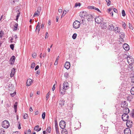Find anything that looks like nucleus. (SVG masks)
I'll return each mask as SVG.
<instances>
[{
  "label": "nucleus",
  "instance_id": "obj_5",
  "mask_svg": "<svg viewBox=\"0 0 134 134\" xmlns=\"http://www.w3.org/2000/svg\"><path fill=\"white\" fill-rule=\"evenodd\" d=\"M129 119V116L126 113H124L122 115V119L124 121H126Z\"/></svg>",
  "mask_w": 134,
  "mask_h": 134
},
{
  "label": "nucleus",
  "instance_id": "obj_57",
  "mask_svg": "<svg viewBox=\"0 0 134 134\" xmlns=\"http://www.w3.org/2000/svg\"><path fill=\"white\" fill-rule=\"evenodd\" d=\"M55 129V130H56V133L58 132H59V129L58 128H56Z\"/></svg>",
  "mask_w": 134,
  "mask_h": 134
},
{
  "label": "nucleus",
  "instance_id": "obj_23",
  "mask_svg": "<svg viewBox=\"0 0 134 134\" xmlns=\"http://www.w3.org/2000/svg\"><path fill=\"white\" fill-rule=\"evenodd\" d=\"M120 34V35L119 36L121 39V41H122V40H123V38H124V33L123 32H121Z\"/></svg>",
  "mask_w": 134,
  "mask_h": 134
},
{
  "label": "nucleus",
  "instance_id": "obj_6",
  "mask_svg": "<svg viewBox=\"0 0 134 134\" xmlns=\"http://www.w3.org/2000/svg\"><path fill=\"white\" fill-rule=\"evenodd\" d=\"M59 126L61 128L64 129L65 127L66 124L64 121L62 120L59 122Z\"/></svg>",
  "mask_w": 134,
  "mask_h": 134
},
{
  "label": "nucleus",
  "instance_id": "obj_48",
  "mask_svg": "<svg viewBox=\"0 0 134 134\" xmlns=\"http://www.w3.org/2000/svg\"><path fill=\"white\" fill-rule=\"evenodd\" d=\"M50 94L49 92L47 94L46 98H47V100L48 99L49 97V95Z\"/></svg>",
  "mask_w": 134,
  "mask_h": 134
},
{
  "label": "nucleus",
  "instance_id": "obj_19",
  "mask_svg": "<svg viewBox=\"0 0 134 134\" xmlns=\"http://www.w3.org/2000/svg\"><path fill=\"white\" fill-rule=\"evenodd\" d=\"M115 32L116 33H119L120 32V29L118 27H116L114 29Z\"/></svg>",
  "mask_w": 134,
  "mask_h": 134
},
{
  "label": "nucleus",
  "instance_id": "obj_2",
  "mask_svg": "<svg viewBox=\"0 0 134 134\" xmlns=\"http://www.w3.org/2000/svg\"><path fill=\"white\" fill-rule=\"evenodd\" d=\"M124 58L126 60L129 65H131L134 62V60L132 57L131 56H127L126 55H124Z\"/></svg>",
  "mask_w": 134,
  "mask_h": 134
},
{
  "label": "nucleus",
  "instance_id": "obj_47",
  "mask_svg": "<svg viewBox=\"0 0 134 134\" xmlns=\"http://www.w3.org/2000/svg\"><path fill=\"white\" fill-rule=\"evenodd\" d=\"M66 10H64L63 12V14L61 16V17H62L63 16L65 15L66 13Z\"/></svg>",
  "mask_w": 134,
  "mask_h": 134
},
{
  "label": "nucleus",
  "instance_id": "obj_28",
  "mask_svg": "<svg viewBox=\"0 0 134 134\" xmlns=\"http://www.w3.org/2000/svg\"><path fill=\"white\" fill-rule=\"evenodd\" d=\"M41 7H38L37 9V12L38 13H39L40 14V12L41 11Z\"/></svg>",
  "mask_w": 134,
  "mask_h": 134
},
{
  "label": "nucleus",
  "instance_id": "obj_38",
  "mask_svg": "<svg viewBox=\"0 0 134 134\" xmlns=\"http://www.w3.org/2000/svg\"><path fill=\"white\" fill-rule=\"evenodd\" d=\"M24 119H27L28 117V115L27 114H24L23 115Z\"/></svg>",
  "mask_w": 134,
  "mask_h": 134
},
{
  "label": "nucleus",
  "instance_id": "obj_45",
  "mask_svg": "<svg viewBox=\"0 0 134 134\" xmlns=\"http://www.w3.org/2000/svg\"><path fill=\"white\" fill-rule=\"evenodd\" d=\"M19 1V0H11V1H13V2H11V3L12 4H14V3H15L16 2H18Z\"/></svg>",
  "mask_w": 134,
  "mask_h": 134
},
{
  "label": "nucleus",
  "instance_id": "obj_34",
  "mask_svg": "<svg viewBox=\"0 0 134 134\" xmlns=\"http://www.w3.org/2000/svg\"><path fill=\"white\" fill-rule=\"evenodd\" d=\"M81 5V4L79 3H75V7H76L77 6H80Z\"/></svg>",
  "mask_w": 134,
  "mask_h": 134
},
{
  "label": "nucleus",
  "instance_id": "obj_15",
  "mask_svg": "<svg viewBox=\"0 0 134 134\" xmlns=\"http://www.w3.org/2000/svg\"><path fill=\"white\" fill-rule=\"evenodd\" d=\"M15 68H14L12 70L10 74V76L11 77L13 76L15 72Z\"/></svg>",
  "mask_w": 134,
  "mask_h": 134
},
{
  "label": "nucleus",
  "instance_id": "obj_37",
  "mask_svg": "<svg viewBox=\"0 0 134 134\" xmlns=\"http://www.w3.org/2000/svg\"><path fill=\"white\" fill-rule=\"evenodd\" d=\"M122 15L123 16H125L126 15V14L125 10H123L121 12Z\"/></svg>",
  "mask_w": 134,
  "mask_h": 134
},
{
  "label": "nucleus",
  "instance_id": "obj_49",
  "mask_svg": "<svg viewBox=\"0 0 134 134\" xmlns=\"http://www.w3.org/2000/svg\"><path fill=\"white\" fill-rule=\"evenodd\" d=\"M17 103L16 102L15 103V104L14 105V109H17Z\"/></svg>",
  "mask_w": 134,
  "mask_h": 134
},
{
  "label": "nucleus",
  "instance_id": "obj_13",
  "mask_svg": "<svg viewBox=\"0 0 134 134\" xmlns=\"http://www.w3.org/2000/svg\"><path fill=\"white\" fill-rule=\"evenodd\" d=\"M123 48L126 51H128L129 49V46L126 43L124 44L123 46Z\"/></svg>",
  "mask_w": 134,
  "mask_h": 134
},
{
  "label": "nucleus",
  "instance_id": "obj_55",
  "mask_svg": "<svg viewBox=\"0 0 134 134\" xmlns=\"http://www.w3.org/2000/svg\"><path fill=\"white\" fill-rule=\"evenodd\" d=\"M39 66L38 65H37L36 66L35 68V70H37L39 68Z\"/></svg>",
  "mask_w": 134,
  "mask_h": 134
},
{
  "label": "nucleus",
  "instance_id": "obj_16",
  "mask_svg": "<svg viewBox=\"0 0 134 134\" xmlns=\"http://www.w3.org/2000/svg\"><path fill=\"white\" fill-rule=\"evenodd\" d=\"M32 80L31 79H28L27 80V81L26 82L27 86H30L32 83Z\"/></svg>",
  "mask_w": 134,
  "mask_h": 134
},
{
  "label": "nucleus",
  "instance_id": "obj_22",
  "mask_svg": "<svg viewBox=\"0 0 134 134\" xmlns=\"http://www.w3.org/2000/svg\"><path fill=\"white\" fill-rule=\"evenodd\" d=\"M123 112H125L124 113H128L130 112V110L129 108H126L124 109L123 110Z\"/></svg>",
  "mask_w": 134,
  "mask_h": 134
},
{
  "label": "nucleus",
  "instance_id": "obj_35",
  "mask_svg": "<svg viewBox=\"0 0 134 134\" xmlns=\"http://www.w3.org/2000/svg\"><path fill=\"white\" fill-rule=\"evenodd\" d=\"M130 115L132 118H134V109H133L132 113L130 114Z\"/></svg>",
  "mask_w": 134,
  "mask_h": 134
},
{
  "label": "nucleus",
  "instance_id": "obj_44",
  "mask_svg": "<svg viewBox=\"0 0 134 134\" xmlns=\"http://www.w3.org/2000/svg\"><path fill=\"white\" fill-rule=\"evenodd\" d=\"M10 47L12 50H13L14 48V44H11L10 46Z\"/></svg>",
  "mask_w": 134,
  "mask_h": 134
},
{
  "label": "nucleus",
  "instance_id": "obj_25",
  "mask_svg": "<svg viewBox=\"0 0 134 134\" xmlns=\"http://www.w3.org/2000/svg\"><path fill=\"white\" fill-rule=\"evenodd\" d=\"M10 95L12 97H13L16 94V91H14L13 93L11 92L10 93Z\"/></svg>",
  "mask_w": 134,
  "mask_h": 134
},
{
  "label": "nucleus",
  "instance_id": "obj_32",
  "mask_svg": "<svg viewBox=\"0 0 134 134\" xmlns=\"http://www.w3.org/2000/svg\"><path fill=\"white\" fill-rule=\"evenodd\" d=\"M35 63L34 62H32L31 66V68H34L35 66Z\"/></svg>",
  "mask_w": 134,
  "mask_h": 134
},
{
  "label": "nucleus",
  "instance_id": "obj_43",
  "mask_svg": "<svg viewBox=\"0 0 134 134\" xmlns=\"http://www.w3.org/2000/svg\"><path fill=\"white\" fill-rule=\"evenodd\" d=\"M20 13H19L17 14V15L16 16V18L15 20L16 21H18L19 16H20Z\"/></svg>",
  "mask_w": 134,
  "mask_h": 134
},
{
  "label": "nucleus",
  "instance_id": "obj_46",
  "mask_svg": "<svg viewBox=\"0 0 134 134\" xmlns=\"http://www.w3.org/2000/svg\"><path fill=\"white\" fill-rule=\"evenodd\" d=\"M3 34V31H1L0 32V37L1 38H2Z\"/></svg>",
  "mask_w": 134,
  "mask_h": 134
},
{
  "label": "nucleus",
  "instance_id": "obj_54",
  "mask_svg": "<svg viewBox=\"0 0 134 134\" xmlns=\"http://www.w3.org/2000/svg\"><path fill=\"white\" fill-rule=\"evenodd\" d=\"M55 84H54L53 85V88H52V90L53 91H54L55 90Z\"/></svg>",
  "mask_w": 134,
  "mask_h": 134
},
{
  "label": "nucleus",
  "instance_id": "obj_1",
  "mask_svg": "<svg viewBox=\"0 0 134 134\" xmlns=\"http://www.w3.org/2000/svg\"><path fill=\"white\" fill-rule=\"evenodd\" d=\"M63 88L60 89V93L64 94L65 92V90L68 89L69 88V84L67 82H64L63 84Z\"/></svg>",
  "mask_w": 134,
  "mask_h": 134
},
{
  "label": "nucleus",
  "instance_id": "obj_51",
  "mask_svg": "<svg viewBox=\"0 0 134 134\" xmlns=\"http://www.w3.org/2000/svg\"><path fill=\"white\" fill-rule=\"evenodd\" d=\"M18 129H21V127L20 126V123L19 122H18Z\"/></svg>",
  "mask_w": 134,
  "mask_h": 134
},
{
  "label": "nucleus",
  "instance_id": "obj_18",
  "mask_svg": "<svg viewBox=\"0 0 134 134\" xmlns=\"http://www.w3.org/2000/svg\"><path fill=\"white\" fill-rule=\"evenodd\" d=\"M39 126L38 125H37L34 128V130L37 132H38L40 131L41 129V127H39Z\"/></svg>",
  "mask_w": 134,
  "mask_h": 134
},
{
  "label": "nucleus",
  "instance_id": "obj_20",
  "mask_svg": "<svg viewBox=\"0 0 134 134\" xmlns=\"http://www.w3.org/2000/svg\"><path fill=\"white\" fill-rule=\"evenodd\" d=\"M62 130L61 131L62 134H67L68 131L67 130L64 128V129H62Z\"/></svg>",
  "mask_w": 134,
  "mask_h": 134
},
{
  "label": "nucleus",
  "instance_id": "obj_63",
  "mask_svg": "<svg viewBox=\"0 0 134 134\" xmlns=\"http://www.w3.org/2000/svg\"><path fill=\"white\" fill-rule=\"evenodd\" d=\"M95 10H97V11H98V12H100V11L99 10V9L97 8H96V9H95Z\"/></svg>",
  "mask_w": 134,
  "mask_h": 134
},
{
  "label": "nucleus",
  "instance_id": "obj_24",
  "mask_svg": "<svg viewBox=\"0 0 134 134\" xmlns=\"http://www.w3.org/2000/svg\"><path fill=\"white\" fill-rule=\"evenodd\" d=\"M46 131L48 133H50L51 132V127L50 126L48 127L47 128L46 130Z\"/></svg>",
  "mask_w": 134,
  "mask_h": 134
},
{
  "label": "nucleus",
  "instance_id": "obj_40",
  "mask_svg": "<svg viewBox=\"0 0 134 134\" xmlns=\"http://www.w3.org/2000/svg\"><path fill=\"white\" fill-rule=\"evenodd\" d=\"M88 8L90 9H95L96 7L94 6H91L88 7Z\"/></svg>",
  "mask_w": 134,
  "mask_h": 134
},
{
  "label": "nucleus",
  "instance_id": "obj_59",
  "mask_svg": "<svg viewBox=\"0 0 134 134\" xmlns=\"http://www.w3.org/2000/svg\"><path fill=\"white\" fill-rule=\"evenodd\" d=\"M58 12L60 13H62V10L61 9H58Z\"/></svg>",
  "mask_w": 134,
  "mask_h": 134
},
{
  "label": "nucleus",
  "instance_id": "obj_7",
  "mask_svg": "<svg viewBox=\"0 0 134 134\" xmlns=\"http://www.w3.org/2000/svg\"><path fill=\"white\" fill-rule=\"evenodd\" d=\"M2 127L5 128H7L8 127V121L5 120L3 121L2 124Z\"/></svg>",
  "mask_w": 134,
  "mask_h": 134
},
{
  "label": "nucleus",
  "instance_id": "obj_31",
  "mask_svg": "<svg viewBox=\"0 0 134 134\" xmlns=\"http://www.w3.org/2000/svg\"><path fill=\"white\" fill-rule=\"evenodd\" d=\"M106 2L107 3V5L109 6L110 5L111 1L110 0H105Z\"/></svg>",
  "mask_w": 134,
  "mask_h": 134
},
{
  "label": "nucleus",
  "instance_id": "obj_60",
  "mask_svg": "<svg viewBox=\"0 0 134 134\" xmlns=\"http://www.w3.org/2000/svg\"><path fill=\"white\" fill-rule=\"evenodd\" d=\"M18 24L17 23H15L14 25V27H18Z\"/></svg>",
  "mask_w": 134,
  "mask_h": 134
},
{
  "label": "nucleus",
  "instance_id": "obj_39",
  "mask_svg": "<svg viewBox=\"0 0 134 134\" xmlns=\"http://www.w3.org/2000/svg\"><path fill=\"white\" fill-rule=\"evenodd\" d=\"M13 37H11V38L10 39V41L11 43H12L13 42L15 43H16V40H15L13 42Z\"/></svg>",
  "mask_w": 134,
  "mask_h": 134
},
{
  "label": "nucleus",
  "instance_id": "obj_4",
  "mask_svg": "<svg viewBox=\"0 0 134 134\" xmlns=\"http://www.w3.org/2000/svg\"><path fill=\"white\" fill-rule=\"evenodd\" d=\"M103 19L100 16L97 17L95 18V22L98 24L102 23L103 21Z\"/></svg>",
  "mask_w": 134,
  "mask_h": 134
},
{
  "label": "nucleus",
  "instance_id": "obj_36",
  "mask_svg": "<svg viewBox=\"0 0 134 134\" xmlns=\"http://www.w3.org/2000/svg\"><path fill=\"white\" fill-rule=\"evenodd\" d=\"M77 36V34H76V33L74 34L72 36V38H73V39H75L76 38Z\"/></svg>",
  "mask_w": 134,
  "mask_h": 134
},
{
  "label": "nucleus",
  "instance_id": "obj_64",
  "mask_svg": "<svg viewBox=\"0 0 134 134\" xmlns=\"http://www.w3.org/2000/svg\"><path fill=\"white\" fill-rule=\"evenodd\" d=\"M14 37L15 39H16L18 38L17 36L16 35H15L14 36Z\"/></svg>",
  "mask_w": 134,
  "mask_h": 134
},
{
  "label": "nucleus",
  "instance_id": "obj_58",
  "mask_svg": "<svg viewBox=\"0 0 134 134\" xmlns=\"http://www.w3.org/2000/svg\"><path fill=\"white\" fill-rule=\"evenodd\" d=\"M126 26V24L125 22H123L122 26L124 27H125Z\"/></svg>",
  "mask_w": 134,
  "mask_h": 134
},
{
  "label": "nucleus",
  "instance_id": "obj_33",
  "mask_svg": "<svg viewBox=\"0 0 134 134\" xmlns=\"http://www.w3.org/2000/svg\"><path fill=\"white\" fill-rule=\"evenodd\" d=\"M40 15L39 13H38L37 12H36L34 14L33 16H38Z\"/></svg>",
  "mask_w": 134,
  "mask_h": 134
},
{
  "label": "nucleus",
  "instance_id": "obj_17",
  "mask_svg": "<svg viewBox=\"0 0 134 134\" xmlns=\"http://www.w3.org/2000/svg\"><path fill=\"white\" fill-rule=\"evenodd\" d=\"M65 101L63 99H61L59 101V104L61 107L64 105L65 103Z\"/></svg>",
  "mask_w": 134,
  "mask_h": 134
},
{
  "label": "nucleus",
  "instance_id": "obj_9",
  "mask_svg": "<svg viewBox=\"0 0 134 134\" xmlns=\"http://www.w3.org/2000/svg\"><path fill=\"white\" fill-rule=\"evenodd\" d=\"M15 59V57L14 55L11 57L9 60L10 64L12 65H13L14 63Z\"/></svg>",
  "mask_w": 134,
  "mask_h": 134
},
{
  "label": "nucleus",
  "instance_id": "obj_52",
  "mask_svg": "<svg viewBox=\"0 0 134 134\" xmlns=\"http://www.w3.org/2000/svg\"><path fill=\"white\" fill-rule=\"evenodd\" d=\"M113 10L114 12H115L116 13H118V11L115 8H114L113 9Z\"/></svg>",
  "mask_w": 134,
  "mask_h": 134
},
{
  "label": "nucleus",
  "instance_id": "obj_41",
  "mask_svg": "<svg viewBox=\"0 0 134 134\" xmlns=\"http://www.w3.org/2000/svg\"><path fill=\"white\" fill-rule=\"evenodd\" d=\"M5 131H3L2 129H0V134H4V133Z\"/></svg>",
  "mask_w": 134,
  "mask_h": 134
},
{
  "label": "nucleus",
  "instance_id": "obj_61",
  "mask_svg": "<svg viewBox=\"0 0 134 134\" xmlns=\"http://www.w3.org/2000/svg\"><path fill=\"white\" fill-rule=\"evenodd\" d=\"M17 29V27H14V28L13 29L14 31L16 30Z\"/></svg>",
  "mask_w": 134,
  "mask_h": 134
},
{
  "label": "nucleus",
  "instance_id": "obj_3",
  "mask_svg": "<svg viewBox=\"0 0 134 134\" xmlns=\"http://www.w3.org/2000/svg\"><path fill=\"white\" fill-rule=\"evenodd\" d=\"M80 23L79 21L77 20H75L73 23V26L74 28L77 29L79 28L80 26Z\"/></svg>",
  "mask_w": 134,
  "mask_h": 134
},
{
  "label": "nucleus",
  "instance_id": "obj_50",
  "mask_svg": "<svg viewBox=\"0 0 134 134\" xmlns=\"http://www.w3.org/2000/svg\"><path fill=\"white\" fill-rule=\"evenodd\" d=\"M36 55V53H34L32 54V56L33 58H35Z\"/></svg>",
  "mask_w": 134,
  "mask_h": 134
},
{
  "label": "nucleus",
  "instance_id": "obj_53",
  "mask_svg": "<svg viewBox=\"0 0 134 134\" xmlns=\"http://www.w3.org/2000/svg\"><path fill=\"white\" fill-rule=\"evenodd\" d=\"M31 133V131L30 129H29L28 130L27 134H30Z\"/></svg>",
  "mask_w": 134,
  "mask_h": 134
},
{
  "label": "nucleus",
  "instance_id": "obj_21",
  "mask_svg": "<svg viewBox=\"0 0 134 134\" xmlns=\"http://www.w3.org/2000/svg\"><path fill=\"white\" fill-rule=\"evenodd\" d=\"M109 29L110 30H113L114 29V26L112 24H110L109 26Z\"/></svg>",
  "mask_w": 134,
  "mask_h": 134
},
{
  "label": "nucleus",
  "instance_id": "obj_12",
  "mask_svg": "<svg viewBox=\"0 0 134 134\" xmlns=\"http://www.w3.org/2000/svg\"><path fill=\"white\" fill-rule=\"evenodd\" d=\"M70 63L69 62H66L64 65V67L67 69L68 70L70 67Z\"/></svg>",
  "mask_w": 134,
  "mask_h": 134
},
{
  "label": "nucleus",
  "instance_id": "obj_8",
  "mask_svg": "<svg viewBox=\"0 0 134 134\" xmlns=\"http://www.w3.org/2000/svg\"><path fill=\"white\" fill-rule=\"evenodd\" d=\"M106 128H107V127H106ZM108 131L107 129H106V127L103 126L102 128L100 134H105Z\"/></svg>",
  "mask_w": 134,
  "mask_h": 134
},
{
  "label": "nucleus",
  "instance_id": "obj_62",
  "mask_svg": "<svg viewBox=\"0 0 134 134\" xmlns=\"http://www.w3.org/2000/svg\"><path fill=\"white\" fill-rule=\"evenodd\" d=\"M55 124H58L57 120L55 119L54 120Z\"/></svg>",
  "mask_w": 134,
  "mask_h": 134
},
{
  "label": "nucleus",
  "instance_id": "obj_56",
  "mask_svg": "<svg viewBox=\"0 0 134 134\" xmlns=\"http://www.w3.org/2000/svg\"><path fill=\"white\" fill-rule=\"evenodd\" d=\"M48 33L47 32H46V36L45 37V38L46 39L47 38H48V36H47L48 34Z\"/></svg>",
  "mask_w": 134,
  "mask_h": 134
},
{
  "label": "nucleus",
  "instance_id": "obj_14",
  "mask_svg": "<svg viewBox=\"0 0 134 134\" xmlns=\"http://www.w3.org/2000/svg\"><path fill=\"white\" fill-rule=\"evenodd\" d=\"M125 134H131V130L129 128H126L124 130Z\"/></svg>",
  "mask_w": 134,
  "mask_h": 134
},
{
  "label": "nucleus",
  "instance_id": "obj_29",
  "mask_svg": "<svg viewBox=\"0 0 134 134\" xmlns=\"http://www.w3.org/2000/svg\"><path fill=\"white\" fill-rule=\"evenodd\" d=\"M59 56H58V57H57V59L56 60L55 62L54 63V64L55 65H56L57 64L58 60L59 59Z\"/></svg>",
  "mask_w": 134,
  "mask_h": 134
},
{
  "label": "nucleus",
  "instance_id": "obj_30",
  "mask_svg": "<svg viewBox=\"0 0 134 134\" xmlns=\"http://www.w3.org/2000/svg\"><path fill=\"white\" fill-rule=\"evenodd\" d=\"M129 28L130 29L132 30H133V28L132 24L130 23H129Z\"/></svg>",
  "mask_w": 134,
  "mask_h": 134
},
{
  "label": "nucleus",
  "instance_id": "obj_11",
  "mask_svg": "<svg viewBox=\"0 0 134 134\" xmlns=\"http://www.w3.org/2000/svg\"><path fill=\"white\" fill-rule=\"evenodd\" d=\"M126 121V125L127 126L129 127H131L132 126V122L128 120H127Z\"/></svg>",
  "mask_w": 134,
  "mask_h": 134
},
{
  "label": "nucleus",
  "instance_id": "obj_10",
  "mask_svg": "<svg viewBox=\"0 0 134 134\" xmlns=\"http://www.w3.org/2000/svg\"><path fill=\"white\" fill-rule=\"evenodd\" d=\"M87 13L86 11L81 12L80 14V16L81 18H83L87 15Z\"/></svg>",
  "mask_w": 134,
  "mask_h": 134
},
{
  "label": "nucleus",
  "instance_id": "obj_27",
  "mask_svg": "<svg viewBox=\"0 0 134 134\" xmlns=\"http://www.w3.org/2000/svg\"><path fill=\"white\" fill-rule=\"evenodd\" d=\"M131 93L132 95H134V87H132L131 90Z\"/></svg>",
  "mask_w": 134,
  "mask_h": 134
},
{
  "label": "nucleus",
  "instance_id": "obj_42",
  "mask_svg": "<svg viewBox=\"0 0 134 134\" xmlns=\"http://www.w3.org/2000/svg\"><path fill=\"white\" fill-rule=\"evenodd\" d=\"M46 116V113H45L44 112L42 114V118L43 119H44L45 118Z\"/></svg>",
  "mask_w": 134,
  "mask_h": 134
},
{
  "label": "nucleus",
  "instance_id": "obj_26",
  "mask_svg": "<svg viewBox=\"0 0 134 134\" xmlns=\"http://www.w3.org/2000/svg\"><path fill=\"white\" fill-rule=\"evenodd\" d=\"M69 76L68 73L65 72L64 74V77L66 79H67Z\"/></svg>",
  "mask_w": 134,
  "mask_h": 134
}]
</instances>
